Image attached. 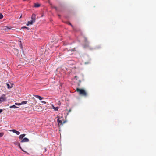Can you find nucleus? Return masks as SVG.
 Returning <instances> with one entry per match:
<instances>
[{"label": "nucleus", "instance_id": "obj_22", "mask_svg": "<svg viewBox=\"0 0 156 156\" xmlns=\"http://www.w3.org/2000/svg\"><path fill=\"white\" fill-rule=\"evenodd\" d=\"M68 24H69V25H71V27H72L73 28V25H71V23H69H69Z\"/></svg>", "mask_w": 156, "mask_h": 156}, {"label": "nucleus", "instance_id": "obj_25", "mask_svg": "<svg viewBox=\"0 0 156 156\" xmlns=\"http://www.w3.org/2000/svg\"><path fill=\"white\" fill-rule=\"evenodd\" d=\"M18 143H17V142H14V144H16H16H17V145H18Z\"/></svg>", "mask_w": 156, "mask_h": 156}, {"label": "nucleus", "instance_id": "obj_26", "mask_svg": "<svg viewBox=\"0 0 156 156\" xmlns=\"http://www.w3.org/2000/svg\"><path fill=\"white\" fill-rule=\"evenodd\" d=\"M15 51H16L17 52H18V50L17 49L15 50Z\"/></svg>", "mask_w": 156, "mask_h": 156}, {"label": "nucleus", "instance_id": "obj_24", "mask_svg": "<svg viewBox=\"0 0 156 156\" xmlns=\"http://www.w3.org/2000/svg\"><path fill=\"white\" fill-rule=\"evenodd\" d=\"M3 110L2 109H0V114L2 112Z\"/></svg>", "mask_w": 156, "mask_h": 156}, {"label": "nucleus", "instance_id": "obj_18", "mask_svg": "<svg viewBox=\"0 0 156 156\" xmlns=\"http://www.w3.org/2000/svg\"><path fill=\"white\" fill-rule=\"evenodd\" d=\"M4 135V133H0V137H2Z\"/></svg>", "mask_w": 156, "mask_h": 156}, {"label": "nucleus", "instance_id": "obj_16", "mask_svg": "<svg viewBox=\"0 0 156 156\" xmlns=\"http://www.w3.org/2000/svg\"><path fill=\"white\" fill-rule=\"evenodd\" d=\"M53 108L54 109V110L55 111L58 110V108L57 107H55L53 106Z\"/></svg>", "mask_w": 156, "mask_h": 156}, {"label": "nucleus", "instance_id": "obj_29", "mask_svg": "<svg viewBox=\"0 0 156 156\" xmlns=\"http://www.w3.org/2000/svg\"><path fill=\"white\" fill-rule=\"evenodd\" d=\"M22 17V15L20 17V18Z\"/></svg>", "mask_w": 156, "mask_h": 156}, {"label": "nucleus", "instance_id": "obj_8", "mask_svg": "<svg viewBox=\"0 0 156 156\" xmlns=\"http://www.w3.org/2000/svg\"><path fill=\"white\" fill-rule=\"evenodd\" d=\"M58 124V125H61L62 124V121L58 118L57 120Z\"/></svg>", "mask_w": 156, "mask_h": 156}, {"label": "nucleus", "instance_id": "obj_5", "mask_svg": "<svg viewBox=\"0 0 156 156\" xmlns=\"http://www.w3.org/2000/svg\"><path fill=\"white\" fill-rule=\"evenodd\" d=\"M10 131L13 132V133H16L17 135H19L20 133L19 131L15 129L11 130Z\"/></svg>", "mask_w": 156, "mask_h": 156}, {"label": "nucleus", "instance_id": "obj_32", "mask_svg": "<svg viewBox=\"0 0 156 156\" xmlns=\"http://www.w3.org/2000/svg\"><path fill=\"white\" fill-rule=\"evenodd\" d=\"M21 48H22H22H23V47H22V46H21Z\"/></svg>", "mask_w": 156, "mask_h": 156}, {"label": "nucleus", "instance_id": "obj_3", "mask_svg": "<svg viewBox=\"0 0 156 156\" xmlns=\"http://www.w3.org/2000/svg\"><path fill=\"white\" fill-rule=\"evenodd\" d=\"M6 98L5 94H3L0 97V103L5 101H6Z\"/></svg>", "mask_w": 156, "mask_h": 156}, {"label": "nucleus", "instance_id": "obj_4", "mask_svg": "<svg viewBox=\"0 0 156 156\" xmlns=\"http://www.w3.org/2000/svg\"><path fill=\"white\" fill-rule=\"evenodd\" d=\"M31 21H32L34 23L35 22L36 20V15L34 14H32L31 16Z\"/></svg>", "mask_w": 156, "mask_h": 156}, {"label": "nucleus", "instance_id": "obj_10", "mask_svg": "<svg viewBox=\"0 0 156 156\" xmlns=\"http://www.w3.org/2000/svg\"><path fill=\"white\" fill-rule=\"evenodd\" d=\"M34 23V22H33L31 20V21H28V22L27 23L26 25L27 26H28L30 24L32 25Z\"/></svg>", "mask_w": 156, "mask_h": 156}, {"label": "nucleus", "instance_id": "obj_2", "mask_svg": "<svg viewBox=\"0 0 156 156\" xmlns=\"http://www.w3.org/2000/svg\"><path fill=\"white\" fill-rule=\"evenodd\" d=\"M26 136V134H23L20 135L19 136V139L21 140L20 142L21 143L27 142L29 141V139L27 138L23 137Z\"/></svg>", "mask_w": 156, "mask_h": 156}, {"label": "nucleus", "instance_id": "obj_12", "mask_svg": "<svg viewBox=\"0 0 156 156\" xmlns=\"http://www.w3.org/2000/svg\"><path fill=\"white\" fill-rule=\"evenodd\" d=\"M9 107L10 108H18V107H16L15 105H13L12 106H10Z\"/></svg>", "mask_w": 156, "mask_h": 156}, {"label": "nucleus", "instance_id": "obj_31", "mask_svg": "<svg viewBox=\"0 0 156 156\" xmlns=\"http://www.w3.org/2000/svg\"><path fill=\"white\" fill-rule=\"evenodd\" d=\"M45 151H46V149H45Z\"/></svg>", "mask_w": 156, "mask_h": 156}, {"label": "nucleus", "instance_id": "obj_27", "mask_svg": "<svg viewBox=\"0 0 156 156\" xmlns=\"http://www.w3.org/2000/svg\"><path fill=\"white\" fill-rule=\"evenodd\" d=\"M7 28L8 29H10V28H9V27H7Z\"/></svg>", "mask_w": 156, "mask_h": 156}, {"label": "nucleus", "instance_id": "obj_19", "mask_svg": "<svg viewBox=\"0 0 156 156\" xmlns=\"http://www.w3.org/2000/svg\"><path fill=\"white\" fill-rule=\"evenodd\" d=\"M3 15L2 13H0V19H1L3 17Z\"/></svg>", "mask_w": 156, "mask_h": 156}, {"label": "nucleus", "instance_id": "obj_17", "mask_svg": "<svg viewBox=\"0 0 156 156\" xmlns=\"http://www.w3.org/2000/svg\"><path fill=\"white\" fill-rule=\"evenodd\" d=\"M27 102V101H22L21 103V104H26Z\"/></svg>", "mask_w": 156, "mask_h": 156}, {"label": "nucleus", "instance_id": "obj_23", "mask_svg": "<svg viewBox=\"0 0 156 156\" xmlns=\"http://www.w3.org/2000/svg\"><path fill=\"white\" fill-rule=\"evenodd\" d=\"M42 103H44V104H45L46 103V102L44 101H42L41 102Z\"/></svg>", "mask_w": 156, "mask_h": 156}, {"label": "nucleus", "instance_id": "obj_30", "mask_svg": "<svg viewBox=\"0 0 156 156\" xmlns=\"http://www.w3.org/2000/svg\"><path fill=\"white\" fill-rule=\"evenodd\" d=\"M70 111H71V110H69V112H70Z\"/></svg>", "mask_w": 156, "mask_h": 156}, {"label": "nucleus", "instance_id": "obj_14", "mask_svg": "<svg viewBox=\"0 0 156 156\" xmlns=\"http://www.w3.org/2000/svg\"><path fill=\"white\" fill-rule=\"evenodd\" d=\"M18 146H19V147L21 149V150L23 151L24 152H26L25 151H24L22 149V148H21V147L20 146V144L19 143H18Z\"/></svg>", "mask_w": 156, "mask_h": 156}, {"label": "nucleus", "instance_id": "obj_15", "mask_svg": "<svg viewBox=\"0 0 156 156\" xmlns=\"http://www.w3.org/2000/svg\"><path fill=\"white\" fill-rule=\"evenodd\" d=\"M21 29H26L28 30L29 29V27L25 26L22 27Z\"/></svg>", "mask_w": 156, "mask_h": 156}, {"label": "nucleus", "instance_id": "obj_1", "mask_svg": "<svg viewBox=\"0 0 156 156\" xmlns=\"http://www.w3.org/2000/svg\"><path fill=\"white\" fill-rule=\"evenodd\" d=\"M76 91L78 92L79 94L81 95L86 97L87 95V92L84 89L77 88Z\"/></svg>", "mask_w": 156, "mask_h": 156}, {"label": "nucleus", "instance_id": "obj_13", "mask_svg": "<svg viewBox=\"0 0 156 156\" xmlns=\"http://www.w3.org/2000/svg\"><path fill=\"white\" fill-rule=\"evenodd\" d=\"M40 4H39L35 3L34 5V6L35 7H40Z\"/></svg>", "mask_w": 156, "mask_h": 156}, {"label": "nucleus", "instance_id": "obj_28", "mask_svg": "<svg viewBox=\"0 0 156 156\" xmlns=\"http://www.w3.org/2000/svg\"><path fill=\"white\" fill-rule=\"evenodd\" d=\"M55 8L56 10H57V8L56 7H55Z\"/></svg>", "mask_w": 156, "mask_h": 156}, {"label": "nucleus", "instance_id": "obj_20", "mask_svg": "<svg viewBox=\"0 0 156 156\" xmlns=\"http://www.w3.org/2000/svg\"><path fill=\"white\" fill-rule=\"evenodd\" d=\"M15 105H21V103H15Z\"/></svg>", "mask_w": 156, "mask_h": 156}, {"label": "nucleus", "instance_id": "obj_11", "mask_svg": "<svg viewBox=\"0 0 156 156\" xmlns=\"http://www.w3.org/2000/svg\"><path fill=\"white\" fill-rule=\"evenodd\" d=\"M89 47V44L88 43H87V44L83 45L84 48H87Z\"/></svg>", "mask_w": 156, "mask_h": 156}, {"label": "nucleus", "instance_id": "obj_6", "mask_svg": "<svg viewBox=\"0 0 156 156\" xmlns=\"http://www.w3.org/2000/svg\"><path fill=\"white\" fill-rule=\"evenodd\" d=\"M6 85L7 86V88L8 89H10L13 87V84H11L10 85L9 84L6 83Z\"/></svg>", "mask_w": 156, "mask_h": 156}, {"label": "nucleus", "instance_id": "obj_9", "mask_svg": "<svg viewBox=\"0 0 156 156\" xmlns=\"http://www.w3.org/2000/svg\"><path fill=\"white\" fill-rule=\"evenodd\" d=\"M37 108V110L38 111H41L42 108L40 106H37L36 107Z\"/></svg>", "mask_w": 156, "mask_h": 156}, {"label": "nucleus", "instance_id": "obj_7", "mask_svg": "<svg viewBox=\"0 0 156 156\" xmlns=\"http://www.w3.org/2000/svg\"><path fill=\"white\" fill-rule=\"evenodd\" d=\"M36 98H37L39 99L40 100H41L42 99L44 98L41 97L40 96H39L38 95H35L34 96Z\"/></svg>", "mask_w": 156, "mask_h": 156}, {"label": "nucleus", "instance_id": "obj_21", "mask_svg": "<svg viewBox=\"0 0 156 156\" xmlns=\"http://www.w3.org/2000/svg\"><path fill=\"white\" fill-rule=\"evenodd\" d=\"M84 40L85 42H86L87 43H88L87 42V39L86 37L84 38Z\"/></svg>", "mask_w": 156, "mask_h": 156}]
</instances>
